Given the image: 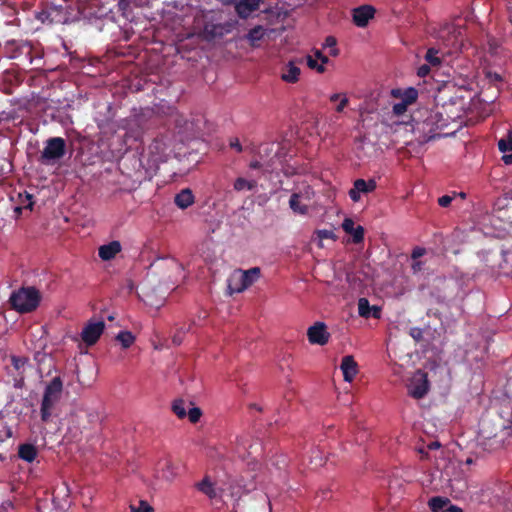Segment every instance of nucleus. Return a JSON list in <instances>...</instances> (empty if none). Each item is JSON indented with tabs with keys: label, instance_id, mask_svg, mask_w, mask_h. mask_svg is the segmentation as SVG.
<instances>
[{
	"label": "nucleus",
	"instance_id": "f257e3e1",
	"mask_svg": "<svg viewBox=\"0 0 512 512\" xmlns=\"http://www.w3.org/2000/svg\"><path fill=\"white\" fill-rule=\"evenodd\" d=\"M41 301V294L33 286L21 287L13 291L9 298L11 307L21 313H30L37 309Z\"/></svg>",
	"mask_w": 512,
	"mask_h": 512
},
{
	"label": "nucleus",
	"instance_id": "f03ea898",
	"mask_svg": "<svg viewBox=\"0 0 512 512\" xmlns=\"http://www.w3.org/2000/svg\"><path fill=\"white\" fill-rule=\"evenodd\" d=\"M63 391V381L60 376L54 377L46 386L41 402V419L47 422L51 417V410L60 400Z\"/></svg>",
	"mask_w": 512,
	"mask_h": 512
},
{
	"label": "nucleus",
	"instance_id": "7ed1b4c3",
	"mask_svg": "<svg viewBox=\"0 0 512 512\" xmlns=\"http://www.w3.org/2000/svg\"><path fill=\"white\" fill-rule=\"evenodd\" d=\"M66 153V141L62 137H52L46 141L39 161L42 164H50L61 159Z\"/></svg>",
	"mask_w": 512,
	"mask_h": 512
},
{
	"label": "nucleus",
	"instance_id": "20e7f679",
	"mask_svg": "<svg viewBox=\"0 0 512 512\" xmlns=\"http://www.w3.org/2000/svg\"><path fill=\"white\" fill-rule=\"evenodd\" d=\"M429 391V381L427 374L421 370H418L408 388V394L414 399L423 398Z\"/></svg>",
	"mask_w": 512,
	"mask_h": 512
},
{
	"label": "nucleus",
	"instance_id": "39448f33",
	"mask_svg": "<svg viewBox=\"0 0 512 512\" xmlns=\"http://www.w3.org/2000/svg\"><path fill=\"white\" fill-rule=\"evenodd\" d=\"M104 329V321H89L81 332V339L87 346H92L97 343Z\"/></svg>",
	"mask_w": 512,
	"mask_h": 512
},
{
	"label": "nucleus",
	"instance_id": "423d86ee",
	"mask_svg": "<svg viewBox=\"0 0 512 512\" xmlns=\"http://www.w3.org/2000/svg\"><path fill=\"white\" fill-rule=\"evenodd\" d=\"M262 0H225L224 4L234 5L236 14L241 19H247L253 12L259 9Z\"/></svg>",
	"mask_w": 512,
	"mask_h": 512
},
{
	"label": "nucleus",
	"instance_id": "0eeeda50",
	"mask_svg": "<svg viewBox=\"0 0 512 512\" xmlns=\"http://www.w3.org/2000/svg\"><path fill=\"white\" fill-rule=\"evenodd\" d=\"M231 31L229 23H212L207 22L201 31L203 39L206 41H213L216 38H221Z\"/></svg>",
	"mask_w": 512,
	"mask_h": 512
},
{
	"label": "nucleus",
	"instance_id": "6e6552de",
	"mask_svg": "<svg viewBox=\"0 0 512 512\" xmlns=\"http://www.w3.org/2000/svg\"><path fill=\"white\" fill-rule=\"evenodd\" d=\"M377 187L374 179L368 181L364 179H356L353 183V188L349 190V197L353 202H358L361 198V193L368 194L373 192Z\"/></svg>",
	"mask_w": 512,
	"mask_h": 512
},
{
	"label": "nucleus",
	"instance_id": "1a4fd4ad",
	"mask_svg": "<svg viewBox=\"0 0 512 512\" xmlns=\"http://www.w3.org/2000/svg\"><path fill=\"white\" fill-rule=\"evenodd\" d=\"M308 340L311 344L325 345L328 343L330 334L327 332L326 325L323 322H316L308 328Z\"/></svg>",
	"mask_w": 512,
	"mask_h": 512
},
{
	"label": "nucleus",
	"instance_id": "9d476101",
	"mask_svg": "<svg viewBox=\"0 0 512 512\" xmlns=\"http://www.w3.org/2000/svg\"><path fill=\"white\" fill-rule=\"evenodd\" d=\"M375 8L371 5H362L353 9V22L358 27L367 26L370 19L374 17Z\"/></svg>",
	"mask_w": 512,
	"mask_h": 512
},
{
	"label": "nucleus",
	"instance_id": "9b49d317",
	"mask_svg": "<svg viewBox=\"0 0 512 512\" xmlns=\"http://www.w3.org/2000/svg\"><path fill=\"white\" fill-rule=\"evenodd\" d=\"M340 369L343 373L344 381L352 382L358 373V364L352 355H346L342 358Z\"/></svg>",
	"mask_w": 512,
	"mask_h": 512
},
{
	"label": "nucleus",
	"instance_id": "f8f14e48",
	"mask_svg": "<svg viewBox=\"0 0 512 512\" xmlns=\"http://www.w3.org/2000/svg\"><path fill=\"white\" fill-rule=\"evenodd\" d=\"M358 314L363 318H381V308L376 305H370L367 298H360L358 300Z\"/></svg>",
	"mask_w": 512,
	"mask_h": 512
},
{
	"label": "nucleus",
	"instance_id": "ddd939ff",
	"mask_svg": "<svg viewBox=\"0 0 512 512\" xmlns=\"http://www.w3.org/2000/svg\"><path fill=\"white\" fill-rule=\"evenodd\" d=\"M461 34L459 28L453 24H445L440 30L438 37L443 40L446 46H454Z\"/></svg>",
	"mask_w": 512,
	"mask_h": 512
},
{
	"label": "nucleus",
	"instance_id": "4468645a",
	"mask_svg": "<svg viewBox=\"0 0 512 512\" xmlns=\"http://www.w3.org/2000/svg\"><path fill=\"white\" fill-rule=\"evenodd\" d=\"M343 230L350 234L353 238V243L359 244L364 240V228L361 225L355 226V222L351 218H345L342 223Z\"/></svg>",
	"mask_w": 512,
	"mask_h": 512
},
{
	"label": "nucleus",
	"instance_id": "2eb2a0df",
	"mask_svg": "<svg viewBox=\"0 0 512 512\" xmlns=\"http://www.w3.org/2000/svg\"><path fill=\"white\" fill-rule=\"evenodd\" d=\"M122 247L119 241H111L108 244L102 245L98 249L99 257L104 261H109L121 251Z\"/></svg>",
	"mask_w": 512,
	"mask_h": 512
},
{
	"label": "nucleus",
	"instance_id": "dca6fc26",
	"mask_svg": "<svg viewBox=\"0 0 512 512\" xmlns=\"http://www.w3.org/2000/svg\"><path fill=\"white\" fill-rule=\"evenodd\" d=\"M195 202V197L191 189L185 188L182 189L179 193L175 195L174 203L180 209H187Z\"/></svg>",
	"mask_w": 512,
	"mask_h": 512
},
{
	"label": "nucleus",
	"instance_id": "f3484780",
	"mask_svg": "<svg viewBox=\"0 0 512 512\" xmlns=\"http://www.w3.org/2000/svg\"><path fill=\"white\" fill-rule=\"evenodd\" d=\"M391 95L395 98H401V101L408 105H411L417 101L418 90L414 87H408L405 90L393 89L391 91Z\"/></svg>",
	"mask_w": 512,
	"mask_h": 512
},
{
	"label": "nucleus",
	"instance_id": "a211bd4d",
	"mask_svg": "<svg viewBox=\"0 0 512 512\" xmlns=\"http://www.w3.org/2000/svg\"><path fill=\"white\" fill-rule=\"evenodd\" d=\"M303 199V193L301 192H294L290 196L289 199V206L291 210L300 215H305L308 213V206L304 205L301 200Z\"/></svg>",
	"mask_w": 512,
	"mask_h": 512
},
{
	"label": "nucleus",
	"instance_id": "6ab92c4d",
	"mask_svg": "<svg viewBox=\"0 0 512 512\" xmlns=\"http://www.w3.org/2000/svg\"><path fill=\"white\" fill-rule=\"evenodd\" d=\"M195 487L199 492L206 495L210 499H214L217 496L215 484L211 481L209 476H205L202 481L196 483Z\"/></svg>",
	"mask_w": 512,
	"mask_h": 512
},
{
	"label": "nucleus",
	"instance_id": "aec40b11",
	"mask_svg": "<svg viewBox=\"0 0 512 512\" xmlns=\"http://www.w3.org/2000/svg\"><path fill=\"white\" fill-rule=\"evenodd\" d=\"M239 274L242 277V281H244V284L242 285V288H248L252 284H254L260 277L261 271L259 267H253L248 270H238Z\"/></svg>",
	"mask_w": 512,
	"mask_h": 512
},
{
	"label": "nucleus",
	"instance_id": "412c9836",
	"mask_svg": "<svg viewBox=\"0 0 512 512\" xmlns=\"http://www.w3.org/2000/svg\"><path fill=\"white\" fill-rule=\"evenodd\" d=\"M265 34L266 29L262 25H257L249 30L245 38L252 47H258L259 42L263 40Z\"/></svg>",
	"mask_w": 512,
	"mask_h": 512
},
{
	"label": "nucleus",
	"instance_id": "4be33fe9",
	"mask_svg": "<svg viewBox=\"0 0 512 512\" xmlns=\"http://www.w3.org/2000/svg\"><path fill=\"white\" fill-rule=\"evenodd\" d=\"M300 68L293 62H289L283 69L281 78L287 83H296L299 79Z\"/></svg>",
	"mask_w": 512,
	"mask_h": 512
},
{
	"label": "nucleus",
	"instance_id": "5701e85b",
	"mask_svg": "<svg viewBox=\"0 0 512 512\" xmlns=\"http://www.w3.org/2000/svg\"><path fill=\"white\" fill-rule=\"evenodd\" d=\"M18 456L26 462H33L37 457V449L32 444H22L18 449Z\"/></svg>",
	"mask_w": 512,
	"mask_h": 512
},
{
	"label": "nucleus",
	"instance_id": "b1692460",
	"mask_svg": "<svg viewBox=\"0 0 512 512\" xmlns=\"http://www.w3.org/2000/svg\"><path fill=\"white\" fill-rule=\"evenodd\" d=\"M238 271L234 272L228 279V289L230 294L243 292L246 288H242L244 281Z\"/></svg>",
	"mask_w": 512,
	"mask_h": 512
},
{
	"label": "nucleus",
	"instance_id": "393cba45",
	"mask_svg": "<svg viewBox=\"0 0 512 512\" xmlns=\"http://www.w3.org/2000/svg\"><path fill=\"white\" fill-rule=\"evenodd\" d=\"M257 187V181L255 180H247L243 177H238L233 184V188L237 192L242 191H252Z\"/></svg>",
	"mask_w": 512,
	"mask_h": 512
},
{
	"label": "nucleus",
	"instance_id": "a878e982",
	"mask_svg": "<svg viewBox=\"0 0 512 512\" xmlns=\"http://www.w3.org/2000/svg\"><path fill=\"white\" fill-rule=\"evenodd\" d=\"M116 340L121 343L124 349H128L135 342V336L130 331H120Z\"/></svg>",
	"mask_w": 512,
	"mask_h": 512
},
{
	"label": "nucleus",
	"instance_id": "bb28decb",
	"mask_svg": "<svg viewBox=\"0 0 512 512\" xmlns=\"http://www.w3.org/2000/svg\"><path fill=\"white\" fill-rule=\"evenodd\" d=\"M68 488L66 485H64L63 487H59L57 488L55 491H54V496H53V502L55 505H57L58 507H60L61 509H65V506H69V502L67 500L64 501V503H60V497L61 495H63V497H68Z\"/></svg>",
	"mask_w": 512,
	"mask_h": 512
},
{
	"label": "nucleus",
	"instance_id": "cd10ccee",
	"mask_svg": "<svg viewBox=\"0 0 512 512\" xmlns=\"http://www.w3.org/2000/svg\"><path fill=\"white\" fill-rule=\"evenodd\" d=\"M449 503V499L443 497H432L429 500V507L433 512H440L444 510V507Z\"/></svg>",
	"mask_w": 512,
	"mask_h": 512
},
{
	"label": "nucleus",
	"instance_id": "c85d7f7f",
	"mask_svg": "<svg viewBox=\"0 0 512 512\" xmlns=\"http://www.w3.org/2000/svg\"><path fill=\"white\" fill-rule=\"evenodd\" d=\"M172 411L175 413V415L183 419L187 415L186 411V402L183 399H177L172 404Z\"/></svg>",
	"mask_w": 512,
	"mask_h": 512
},
{
	"label": "nucleus",
	"instance_id": "c756f323",
	"mask_svg": "<svg viewBox=\"0 0 512 512\" xmlns=\"http://www.w3.org/2000/svg\"><path fill=\"white\" fill-rule=\"evenodd\" d=\"M498 149L502 153L512 151V130L508 132L506 138H501L498 141Z\"/></svg>",
	"mask_w": 512,
	"mask_h": 512
},
{
	"label": "nucleus",
	"instance_id": "7c9ffc66",
	"mask_svg": "<svg viewBox=\"0 0 512 512\" xmlns=\"http://www.w3.org/2000/svg\"><path fill=\"white\" fill-rule=\"evenodd\" d=\"M439 51L435 48H429L425 55V60L432 66H438L441 63V59L438 56Z\"/></svg>",
	"mask_w": 512,
	"mask_h": 512
},
{
	"label": "nucleus",
	"instance_id": "2f4dec72",
	"mask_svg": "<svg viewBox=\"0 0 512 512\" xmlns=\"http://www.w3.org/2000/svg\"><path fill=\"white\" fill-rule=\"evenodd\" d=\"M306 63H307V66L312 69V70H316L318 73H324L325 72V66H323L322 64H319L317 62V59L314 58V55H308L306 56Z\"/></svg>",
	"mask_w": 512,
	"mask_h": 512
},
{
	"label": "nucleus",
	"instance_id": "473e14b6",
	"mask_svg": "<svg viewBox=\"0 0 512 512\" xmlns=\"http://www.w3.org/2000/svg\"><path fill=\"white\" fill-rule=\"evenodd\" d=\"M131 512H153V507L145 500L139 501V505H130Z\"/></svg>",
	"mask_w": 512,
	"mask_h": 512
},
{
	"label": "nucleus",
	"instance_id": "72a5a7b5",
	"mask_svg": "<svg viewBox=\"0 0 512 512\" xmlns=\"http://www.w3.org/2000/svg\"><path fill=\"white\" fill-rule=\"evenodd\" d=\"M196 324H197V322L195 320H193L192 323L187 327V329H183V328L179 329L174 334V336L172 338L173 343L176 344V345H180L182 343V341H183V335L186 332L190 331L192 325H196Z\"/></svg>",
	"mask_w": 512,
	"mask_h": 512
},
{
	"label": "nucleus",
	"instance_id": "f704fd0d",
	"mask_svg": "<svg viewBox=\"0 0 512 512\" xmlns=\"http://www.w3.org/2000/svg\"><path fill=\"white\" fill-rule=\"evenodd\" d=\"M485 78L489 81V83L497 85L498 83H502L503 78L501 74L497 72H493L491 70L485 71Z\"/></svg>",
	"mask_w": 512,
	"mask_h": 512
},
{
	"label": "nucleus",
	"instance_id": "c9c22d12",
	"mask_svg": "<svg viewBox=\"0 0 512 512\" xmlns=\"http://www.w3.org/2000/svg\"><path fill=\"white\" fill-rule=\"evenodd\" d=\"M202 411L198 407H192L188 410L187 415L191 423H197L200 420Z\"/></svg>",
	"mask_w": 512,
	"mask_h": 512
},
{
	"label": "nucleus",
	"instance_id": "e433bc0d",
	"mask_svg": "<svg viewBox=\"0 0 512 512\" xmlns=\"http://www.w3.org/2000/svg\"><path fill=\"white\" fill-rule=\"evenodd\" d=\"M11 362H12V365L13 367L16 369V370H20L22 368H24V366L27 364L28 362V359L25 358V357H17V356H13L11 358Z\"/></svg>",
	"mask_w": 512,
	"mask_h": 512
},
{
	"label": "nucleus",
	"instance_id": "4c0bfd02",
	"mask_svg": "<svg viewBox=\"0 0 512 512\" xmlns=\"http://www.w3.org/2000/svg\"><path fill=\"white\" fill-rule=\"evenodd\" d=\"M316 234L320 241H322L324 239L336 240V236L332 230H326V229L318 230L316 232Z\"/></svg>",
	"mask_w": 512,
	"mask_h": 512
},
{
	"label": "nucleus",
	"instance_id": "58836bf2",
	"mask_svg": "<svg viewBox=\"0 0 512 512\" xmlns=\"http://www.w3.org/2000/svg\"><path fill=\"white\" fill-rule=\"evenodd\" d=\"M408 106L409 105L404 103L403 101L394 104L393 105V109H392L393 110V114L396 115V116L403 115L407 111Z\"/></svg>",
	"mask_w": 512,
	"mask_h": 512
},
{
	"label": "nucleus",
	"instance_id": "ea45409f",
	"mask_svg": "<svg viewBox=\"0 0 512 512\" xmlns=\"http://www.w3.org/2000/svg\"><path fill=\"white\" fill-rule=\"evenodd\" d=\"M409 335L417 342L423 338V330L419 327H412L409 331Z\"/></svg>",
	"mask_w": 512,
	"mask_h": 512
},
{
	"label": "nucleus",
	"instance_id": "a19ab883",
	"mask_svg": "<svg viewBox=\"0 0 512 512\" xmlns=\"http://www.w3.org/2000/svg\"><path fill=\"white\" fill-rule=\"evenodd\" d=\"M117 7L118 11L125 15L130 9V0H118Z\"/></svg>",
	"mask_w": 512,
	"mask_h": 512
},
{
	"label": "nucleus",
	"instance_id": "79ce46f5",
	"mask_svg": "<svg viewBox=\"0 0 512 512\" xmlns=\"http://www.w3.org/2000/svg\"><path fill=\"white\" fill-rule=\"evenodd\" d=\"M314 58L317 59V62L320 61L323 66L330 62L329 58L318 49L314 50Z\"/></svg>",
	"mask_w": 512,
	"mask_h": 512
},
{
	"label": "nucleus",
	"instance_id": "37998d69",
	"mask_svg": "<svg viewBox=\"0 0 512 512\" xmlns=\"http://www.w3.org/2000/svg\"><path fill=\"white\" fill-rule=\"evenodd\" d=\"M453 199H454L453 195H443L440 198H438V204L441 207H448L451 204Z\"/></svg>",
	"mask_w": 512,
	"mask_h": 512
},
{
	"label": "nucleus",
	"instance_id": "c03bdc74",
	"mask_svg": "<svg viewBox=\"0 0 512 512\" xmlns=\"http://www.w3.org/2000/svg\"><path fill=\"white\" fill-rule=\"evenodd\" d=\"M13 436L11 427L5 426L0 430V441H5Z\"/></svg>",
	"mask_w": 512,
	"mask_h": 512
},
{
	"label": "nucleus",
	"instance_id": "a18cd8bd",
	"mask_svg": "<svg viewBox=\"0 0 512 512\" xmlns=\"http://www.w3.org/2000/svg\"><path fill=\"white\" fill-rule=\"evenodd\" d=\"M425 252H426V250L424 248L416 247L413 249L411 257L413 260H416V259L422 257L425 254Z\"/></svg>",
	"mask_w": 512,
	"mask_h": 512
},
{
	"label": "nucleus",
	"instance_id": "49530a36",
	"mask_svg": "<svg viewBox=\"0 0 512 512\" xmlns=\"http://www.w3.org/2000/svg\"><path fill=\"white\" fill-rule=\"evenodd\" d=\"M337 45V40L334 36H328L323 44L324 48H332Z\"/></svg>",
	"mask_w": 512,
	"mask_h": 512
},
{
	"label": "nucleus",
	"instance_id": "de8ad7c7",
	"mask_svg": "<svg viewBox=\"0 0 512 512\" xmlns=\"http://www.w3.org/2000/svg\"><path fill=\"white\" fill-rule=\"evenodd\" d=\"M229 145L232 149H235L238 153L242 152V150H243L242 145L238 138L231 139Z\"/></svg>",
	"mask_w": 512,
	"mask_h": 512
},
{
	"label": "nucleus",
	"instance_id": "09e8293b",
	"mask_svg": "<svg viewBox=\"0 0 512 512\" xmlns=\"http://www.w3.org/2000/svg\"><path fill=\"white\" fill-rule=\"evenodd\" d=\"M429 72H430V67H429V65H426V64H425V65H422V66H420V67L418 68V72H417V74H418V76H420V77H425L426 75H428V74H429Z\"/></svg>",
	"mask_w": 512,
	"mask_h": 512
},
{
	"label": "nucleus",
	"instance_id": "8fccbe9b",
	"mask_svg": "<svg viewBox=\"0 0 512 512\" xmlns=\"http://www.w3.org/2000/svg\"><path fill=\"white\" fill-rule=\"evenodd\" d=\"M348 102H349L348 98L347 97H343L340 100L339 104L337 105L336 111L339 112V113L342 112L344 110V108L348 105Z\"/></svg>",
	"mask_w": 512,
	"mask_h": 512
},
{
	"label": "nucleus",
	"instance_id": "3c124183",
	"mask_svg": "<svg viewBox=\"0 0 512 512\" xmlns=\"http://www.w3.org/2000/svg\"><path fill=\"white\" fill-rule=\"evenodd\" d=\"M510 153L506 154L504 153V155L502 156V161L504 162V164L506 165H511L512 164V151H509Z\"/></svg>",
	"mask_w": 512,
	"mask_h": 512
},
{
	"label": "nucleus",
	"instance_id": "603ef678",
	"mask_svg": "<svg viewBox=\"0 0 512 512\" xmlns=\"http://www.w3.org/2000/svg\"><path fill=\"white\" fill-rule=\"evenodd\" d=\"M442 512H463V510L455 505H450L447 508H445Z\"/></svg>",
	"mask_w": 512,
	"mask_h": 512
},
{
	"label": "nucleus",
	"instance_id": "864d4df0",
	"mask_svg": "<svg viewBox=\"0 0 512 512\" xmlns=\"http://www.w3.org/2000/svg\"><path fill=\"white\" fill-rule=\"evenodd\" d=\"M422 265H423V263H422L421 261H415V262H413V264H412V270H413V272H415V273H416V272L421 271V269H422Z\"/></svg>",
	"mask_w": 512,
	"mask_h": 512
},
{
	"label": "nucleus",
	"instance_id": "5fc2aeb1",
	"mask_svg": "<svg viewBox=\"0 0 512 512\" xmlns=\"http://www.w3.org/2000/svg\"><path fill=\"white\" fill-rule=\"evenodd\" d=\"M249 167L251 169H260L262 167V164L261 162L255 160V161H252L250 164H249Z\"/></svg>",
	"mask_w": 512,
	"mask_h": 512
},
{
	"label": "nucleus",
	"instance_id": "6e6d98bb",
	"mask_svg": "<svg viewBox=\"0 0 512 512\" xmlns=\"http://www.w3.org/2000/svg\"><path fill=\"white\" fill-rule=\"evenodd\" d=\"M439 447H440V443H439V442H437V441L431 442V443L428 445V449H430V450L438 449Z\"/></svg>",
	"mask_w": 512,
	"mask_h": 512
},
{
	"label": "nucleus",
	"instance_id": "4d7b16f0",
	"mask_svg": "<svg viewBox=\"0 0 512 512\" xmlns=\"http://www.w3.org/2000/svg\"><path fill=\"white\" fill-rule=\"evenodd\" d=\"M329 54H330L331 56H333V57L338 56V54H339V50H338V48H336V46H334V47L330 48V52H329Z\"/></svg>",
	"mask_w": 512,
	"mask_h": 512
},
{
	"label": "nucleus",
	"instance_id": "13d9d810",
	"mask_svg": "<svg viewBox=\"0 0 512 512\" xmlns=\"http://www.w3.org/2000/svg\"><path fill=\"white\" fill-rule=\"evenodd\" d=\"M418 452H419V454L421 455V458H422V459H426V458L428 457V452H427V451H425V449H424V448H420V449H418Z\"/></svg>",
	"mask_w": 512,
	"mask_h": 512
},
{
	"label": "nucleus",
	"instance_id": "bf43d9fd",
	"mask_svg": "<svg viewBox=\"0 0 512 512\" xmlns=\"http://www.w3.org/2000/svg\"><path fill=\"white\" fill-rule=\"evenodd\" d=\"M453 196H454V198L460 197L461 199H465L467 195L465 192H453Z\"/></svg>",
	"mask_w": 512,
	"mask_h": 512
},
{
	"label": "nucleus",
	"instance_id": "052dcab7",
	"mask_svg": "<svg viewBox=\"0 0 512 512\" xmlns=\"http://www.w3.org/2000/svg\"><path fill=\"white\" fill-rule=\"evenodd\" d=\"M208 316L207 312L206 311H202L199 316H198V320L201 321V320H205L206 317Z\"/></svg>",
	"mask_w": 512,
	"mask_h": 512
},
{
	"label": "nucleus",
	"instance_id": "680f3d73",
	"mask_svg": "<svg viewBox=\"0 0 512 512\" xmlns=\"http://www.w3.org/2000/svg\"><path fill=\"white\" fill-rule=\"evenodd\" d=\"M339 98H340V94L335 93L330 96V101L336 102Z\"/></svg>",
	"mask_w": 512,
	"mask_h": 512
},
{
	"label": "nucleus",
	"instance_id": "e2e57ef3",
	"mask_svg": "<svg viewBox=\"0 0 512 512\" xmlns=\"http://www.w3.org/2000/svg\"><path fill=\"white\" fill-rule=\"evenodd\" d=\"M323 464V459L322 457H319L318 461L315 463V466H320Z\"/></svg>",
	"mask_w": 512,
	"mask_h": 512
},
{
	"label": "nucleus",
	"instance_id": "0e129e2a",
	"mask_svg": "<svg viewBox=\"0 0 512 512\" xmlns=\"http://www.w3.org/2000/svg\"><path fill=\"white\" fill-rule=\"evenodd\" d=\"M108 320H110V321L114 320V316H112V315L108 316Z\"/></svg>",
	"mask_w": 512,
	"mask_h": 512
},
{
	"label": "nucleus",
	"instance_id": "69168bd1",
	"mask_svg": "<svg viewBox=\"0 0 512 512\" xmlns=\"http://www.w3.org/2000/svg\"><path fill=\"white\" fill-rule=\"evenodd\" d=\"M166 466H167L168 468H170V463H169V462H166Z\"/></svg>",
	"mask_w": 512,
	"mask_h": 512
},
{
	"label": "nucleus",
	"instance_id": "338daca9",
	"mask_svg": "<svg viewBox=\"0 0 512 512\" xmlns=\"http://www.w3.org/2000/svg\"><path fill=\"white\" fill-rule=\"evenodd\" d=\"M511 200H512V194H511Z\"/></svg>",
	"mask_w": 512,
	"mask_h": 512
},
{
	"label": "nucleus",
	"instance_id": "774afa93",
	"mask_svg": "<svg viewBox=\"0 0 512 512\" xmlns=\"http://www.w3.org/2000/svg\"><path fill=\"white\" fill-rule=\"evenodd\" d=\"M511 22H512V20H511Z\"/></svg>",
	"mask_w": 512,
	"mask_h": 512
}]
</instances>
